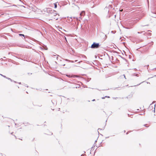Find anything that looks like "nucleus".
Wrapping results in <instances>:
<instances>
[{
  "instance_id": "f257e3e1",
  "label": "nucleus",
  "mask_w": 156,
  "mask_h": 156,
  "mask_svg": "<svg viewBox=\"0 0 156 156\" xmlns=\"http://www.w3.org/2000/svg\"><path fill=\"white\" fill-rule=\"evenodd\" d=\"M100 44L98 43L94 42L91 45V48H97L99 47Z\"/></svg>"
},
{
  "instance_id": "f03ea898",
  "label": "nucleus",
  "mask_w": 156,
  "mask_h": 156,
  "mask_svg": "<svg viewBox=\"0 0 156 156\" xmlns=\"http://www.w3.org/2000/svg\"><path fill=\"white\" fill-rule=\"evenodd\" d=\"M85 14L84 12L82 11L80 13V15L81 16L79 18H78L77 17H74V18L76 19V20L80 21V20H82V18L81 17L82 16H83Z\"/></svg>"
},
{
  "instance_id": "7ed1b4c3",
  "label": "nucleus",
  "mask_w": 156,
  "mask_h": 156,
  "mask_svg": "<svg viewBox=\"0 0 156 156\" xmlns=\"http://www.w3.org/2000/svg\"><path fill=\"white\" fill-rule=\"evenodd\" d=\"M45 12H46L47 13L50 14H52L53 11L50 8H46L44 9Z\"/></svg>"
},
{
  "instance_id": "20e7f679",
  "label": "nucleus",
  "mask_w": 156,
  "mask_h": 156,
  "mask_svg": "<svg viewBox=\"0 0 156 156\" xmlns=\"http://www.w3.org/2000/svg\"><path fill=\"white\" fill-rule=\"evenodd\" d=\"M53 5L54 6V7L55 8H56L57 7L58 5L59 6V4L58 2L55 3Z\"/></svg>"
},
{
  "instance_id": "39448f33",
  "label": "nucleus",
  "mask_w": 156,
  "mask_h": 156,
  "mask_svg": "<svg viewBox=\"0 0 156 156\" xmlns=\"http://www.w3.org/2000/svg\"><path fill=\"white\" fill-rule=\"evenodd\" d=\"M57 14L56 13V12L55 11H53L52 14H51V16L53 15L54 16H56L57 15Z\"/></svg>"
},
{
  "instance_id": "423d86ee",
  "label": "nucleus",
  "mask_w": 156,
  "mask_h": 156,
  "mask_svg": "<svg viewBox=\"0 0 156 156\" xmlns=\"http://www.w3.org/2000/svg\"><path fill=\"white\" fill-rule=\"evenodd\" d=\"M7 79L9 80H10L12 82H14L15 83H16V81H14L13 80H12L11 79H10V78H8V77H7Z\"/></svg>"
},
{
  "instance_id": "0eeeda50",
  "label": "nucleus",
  "mask_w": 156,
  "mask_h": 156,
  "mask_svg": "<svg viewBox=\"0 0 156 156\" xmlns=\"http://www.w3.org/2000/svg\"><path fill=\"white\" fill-rule=\"evenodd\" d=\"M112 8V5H109L108 6H106L105 8L106 9L107 8Z\"/></svg>"
},
{
  "instance_id": "6e6552de",
  "label": "nucleus",
  "mask_w": 156,
  "mask_h": 156,
  "mask_svg": "<svg viewBox=\"0 0 156 156\" xmlns=\"http://www.w3.org/2000/svg\"><path fill=\"white\" fill-rule=\"evenodd\" d=\"M19 35L20 36H22L23 37H24V38L25 39V35L23 34H19Z\"/></svg>"
},
{
  "instance_id": "1a4fd4ad",
  "label": "nucleus",
  "mask_w": 156,
  "mask_h": 156,
  "mask_svg": "<svg viewBox=\"0 0 156 156\" xmlns=\"http://www.w3.org/2000/svg\"><path fill=\"white\" fill-rule=\"evenodd\" d=\"M0 75H1V76H2L3 77H4L6 79H7V77H6V76L3 75L2 74H0Z\"/></svg>"
},
{
  "instance_id": "9d476101",
  "label": "nucleus",
  "mask_w": 156,
  "mask_h": 156,
  "mask_svg": "<svg viewBox=\"0 0 156 156\" xmlns=\"http://www.w3.org/2000/svg\"><path fill=\"white\" fill-rule=\"evenodd\" d=\"M147 35L149 36H151V34L150 33H148Z\"/></svg>"
},
{
  "instance_id": "9b49d317",
  "label": "nucleus",
  "mask_w": 156,
  "mask_h": 156,
  "mask_svg": "<svg viewBox=\"0 0 156 156\" xmlns=\"http://www.w3.org/2000/svg\"><path fill=\"white\" fill-rule=\"evenodd\" d=\"M51 102H52V104H53V105H56V103H57V102H55V103H54L53 101H52V100L51 101Z\"/></svg>"
},
{
  "instance_id": "f8f14e48",
  "label": "nucleus",
  "mask_w": 156,
  "mask_h": 156,
  "mask_svg": "<svg viewBox=\"0 0 156 156\" xmlns=\"http://www.w3.org/2000/svg\"><path fill=\"white\" fill-rule=\"evenodd\" d=\"M28 75H31L32 74V73H28Z\"/></svg>"
},
{
  "instance_id": "ddd939ff",
  "label": "nucleus",
  "mask_w": 156,
  "mask_h": 156,
  "mask_svg": "<svg viewBox=\"0 0 156 156\" xmlns=\"http://www.w3.org/2000/svg\"><path fill=\"white\" fill-rule=\"evenodd\" d=\"M0 49H4V48H2V47H1V46L0 47Z\"/></svg>"
},
{
  "instance_id": "4468645a",
  "label": "nucleus",
  "mask_w": 156,
  "mask_h": 156,
  "mask_svg": "<svg viewBox=\"0 0 156 156\" xmlns=\"http://www.w3.org/2000/svg\"><path fill=\"white\" fill-rule=\"evenodd\" d=\"M37 106H39V107H41V106L42 105H37Z\"/></svg>"
},
{
  "instance_id": "2eb2a0df",
  "label": "nucleus",
  "mask_w": 156,
  "mask_h": 156,
  "mask_svg": "<svg viewBox=\"0 0 156 156\" xmlns=\"http://www.w3.org/2000/svg\"><path fill=\"white\" fill-rule=\"evenodd\" d=\"M105 97H107V98H110L109 96H105Z\"/></svg>"
},
{
  "instance_id": "dca6fc26",
  "label": "nucleus",
  "mask_w": 156,
  "mask_h": 156,
  "mask_svg": "<svg viewBox=\"0 0 156 156\" xmlns=\"http://www.w3.org/2000/svg\"><path fill=\"white\" fill-rule=\"evenodd\" d=\"M105 98V97H103L102 98L103 99H104Z\"/></svg>"
},
{
  "instance_id": "f3484780",
  "label": "nucleus",
  "mask_w": 156,
  "mask_h": 156,
  "mask_svg": "<svg viewBox=\"0 0 156 156\" xmlns=\"http://www.w3.org/2000/svg\"><path fill=\"white\" fill-rule=\"evenodd\" d=\"M123 76H124V77H125V78H126V77H125V75L124 74V75H123Z\"/></svg>"
},
{
  "instance_id": "a211bd4d",
  "label": "nucleus",
  "mask_w": 156,
  "mask_h": 156,
  "mask_svg": "<svg viewBox=\"0 0 156 156\" xmlns=\"http://www.w3.org/2000/svg\"><path fill=\"white\" fill-rule=\"evenodd\" d=\"M123 76H124V77H125V78H126V77H125V75L124 74V75H123Z\"/></svg>"
},
{
  "instance_id": "6ab92c4d",
  "label": "nucleus",
  "mask_w": 156,
  "mask_h": 156,
  "mask_svg": "<svg viewBox=\"0 0 156 156\" xmlns=\"http://www.w3.org/2000/svg\"><path fill=\"white\" fill-rule=\"evenodd\" d=\"M66 76H68L69 77H70V76H69V75H66Z\"/></svg>"
},
{
  "instance_id": "aec40b11",
  "label": "nucleus",
  "mask_w": 156,
  "mask_h": 156,
  "mask_svg": "<svg viewBox=\"0 0 156 156\" xmlns=\"http://www.w3.org/2000/svg\"><path fill=\"white\" fill-rule=\"evenodd\" d=\"M52 133H51L50 134H49L50 135H52Z\"/></svg>"
},
{
  "instance_id": "412c9836",
  "label": "nucleus",
  "mask_w": 156,
  "mask_h": 156,
  "mask_svg": "<svg viewBox=\"0 0 156 156\" xmlns=\"http://www.w3.org/2000/svg\"><path fill=\"white\" fill-rule=\"evenodd\" d=\"M105 37H106L105 38H106L107 37V36L106 35H105Z\"/></svg>"
},
{
  "instance_id": "4be33fe9",
  "label": "nucleus",
  "mask_w": 156,
  "mask_h": 156,
  "mask_svg": "<svg viewBox=\"0 0 156 156\" xmlns=\"http://www.w3.org/2000/svg\"><path fill=\"white\" fill-rule=\"evenodd\" d=\"M95 101V99H93L92 100V101Z\"/></svg>"
},
{
  "instance_id": "5701e85b",
  "label": "nucleus",
  "mask_w": 156,
  "mask_h": 156,
  "mask_svg": "<svg viewBox=\"0 0 156 156\" xmlns=\"http://www.w3.org/2000/svg\"><path fill=\"white\" fill-rule=\"evenodd\" d=\"M98 130H101V129H100V128H99L98 129Z\"/></svg>"
},
{
  "instance_id": "b1692460",
  "label": "nucleus",
  "mask_w": 156,
  "mask_h": 156,
  "mask_svg": "<svg viewBox=\"0 0 156 156\" xmlns=\"http://www.w3.org/2000/svg\"><path fill=\"white\" fill-rule=\"evenodd\" d=\"M19 84H21V82H19L18 83Z\"/></svg>"
},
{
  "instance_id": "393cba45",
  "label": "nucleus",
  "mask_w": 156,
  "mask_h": 156,
  "mask_svg": "<svg viewBox=\"0 0 156 156\" xmlns=\"http://www.w3.org/2000/svg\"><path fill=\"white\" fill-rule=\"evenodd\" d=\"M71 62H74L73 61H71Z\"/></svg>"
},
{
  "instance_id": "a878e982",
  "label": "nucleus",
  "mask_w": 156,
  "mask_h": 156,
  "mask_svg": "<svg viewBox=\"0 0 156 156\" xmlns=\"http://www.w3.org/2000/svg\"><path fill=\"white\" fill-rule=\"evenodd\" d=\"M54 19H56V18H54ZM58 19V18H56V20H57Z\"/></svg>"
},
{
  "instance_id": "bb28decb",
  "label": "nucleus",
  "mask_w": 156,
  "mask_h": 156,
  "mask_svg": "<svg viewBox=\"0 0 156 156\" xmlns=\"http://www.w3.org/2000/svg\"><path fill=\"white\" fill-rule=\"evenodd\" d=\"M25 86L27 87H28V86H27V85H26Z\"/></svg>"
},
{
  "instance_id": "cd10ccee",
  "label": "nucleus",
  "mask_w": 156,
  "mask_h": 156,
  "mask_svg": "<svg viewBox=\"0 0 156 156\" xmlns=\"http://www.w3.org/2000/svg\"><path fill=\"white\" fill-rule=\"evenodd\" d=\"M140 84H141V83H140V84H138V85H139Z\"/></svg>"
},
{
  "instance_id": "c85d7f7f",
  "label": "nucleus",
  "mask_w": 156,
  "mask_h": 156,
  "mask_svg": "<svg viewBox=\"0 0 156 156\" xmlns=\"http://www.w3.org/2000/svg\"><path fill=\"white\" fill-rule=\"evenodd\" d=\"M138 34H140V32H138Z\"/></svg>"
},
{
  "instance_id": "c756f323",
  "label": "nucleus",
  "mask_w": 156,
  "mask_h": 156,
  "mask_svg": "<svg viewBox=\"0 0 156 156\" xmlns=\"http://www.w3.org/2000/svg\"><path fill=\"white\" fill-rule=\"evenodd\" d=\"M77 61V60H75V62H76Z\"/></svg>"
},
{
  "instance_id": "7c9ffc66",
  "label": "nucleus",
  "mask_w": 156,
  "mask_h": 156,
  "mask_svg": "<svg viewBox=\"0 0 156 156\" xmlns=\"http://www.w3.org/2000/svg\"><path fill=\"white\" fill-rule=\"evenodd\" d=\"M128 134V132H127V133H126V134Z\"/></svg>"
},
{
  "instance_id": "2f4dec72",
  "label": "nucleus",
  "mask_w": 156,
  "mask_h": 156,
  "mask_svg": "<svg viewBox=\"0 0 156 156\" xmlns=\"http://www.w3.org/2000/svg\"><path fill=\"white\" fill-rule=\"evenodd\" d=\"M148 25H146L145 26H148Z\"/></svg>"
},
{
  "instance_id": "473e14b6",
  "label": "nucleus",
  "mask_w": 156,
  "mask_h": 156,
  "mask_svg": "<svg viewBox=\"0 0 156 156\" xmlns=\"http://www.w3.org/2000/svg\"><path fill=\"white\" fill-rule=\"evenodd\" d=\"M54 55V56H55V55Z\"/></svg>"
},
{
  "instance_id": "72a5a7b5",
  "label": "nucleus",
  "mask_w": 156,
  "mask_h": 156,
  "mask_svg": "<svg viewBox=\"0 0 156 156\" xmlns=\"http://www.w3.org/2000/svg\"><path fill=\"white\" fill-rule=\"evenodd\" d=\"M146 125H144V126H146Z\"/></svg>"
},
{
  "instance_id": "f704fd0d",
  "label": "nucleus",
  "mask_w": 156,
  "mask_h": 156,
  "mask_svg": "<svg viewBox=\"0 0 156 156\" xmlns=\"http://www.w3.org/2000/svg\"><path fill=\"white\" fill-rule=\"evenodd\" d=\"M97 142V140H96V141H95V142Z\"/></svg>"
},
{
  "instance_id": "c9c22d12",
  "label": "nucleus",
  "mask_w": 156,
  "mask_h": 156,
  "mask_svg": "<svg viewBox=\"0 0 156 156\" xmlns=\"http://www.w3.org/2000/svg\"><path fill=\"white\" fill-rule=\"evenodd\" d=\"M109 138V137H106V138Z\"/></svg>"
},
{
  "instance_id": "e433bc0d",
  "label": "nucleus",
  "mask_w": 156,
  "mask_h": 156,
  "mask_svg": "<svg viewBox=\"0 0 156 156\" xmlns=\"http://www.w3.org/2000/svg\"><path fill=\"white\" fill-rule=\"evenodd\" d=\"M80 62H79V63H80Z\"/></svg>"
},
{
  "instance_id": "4c0bfd02",
  "label": "nucleus",
  "mask_w": 156,
  "mask_h": 156,
  "mask_svg": "<svg viewBox=\"0 0 156 156\" xmlns=\"http://www.w3.org/2000/svg\"><path fill=\"white\" fill-rule=\"evenodd\" d=\"M81 156H82V155H81Z\"/></svg>"
}]
</instances>
